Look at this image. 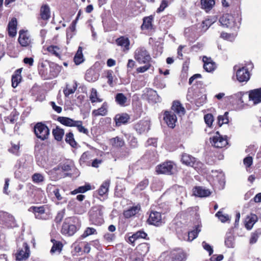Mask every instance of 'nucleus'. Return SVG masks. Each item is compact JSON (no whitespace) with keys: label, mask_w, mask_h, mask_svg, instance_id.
I'll return each instance as SVG.
<instances>
[{"label":"nucleus","mask_w":261,"mask_h":261,"mask_svg":"<svg viewBox=\"0 0 261 261\" xmlns=\"http://www.w3.org/2000/svg\"><path fill=\"white\" fill-rule=\"evenodd\" d=\"M17 22L15 18H13L9 21L8 25V32L9 35L11 37H14L16 35Z\"/></svg>","instance_id":"b1692460"},{"label":"nucleus","mask_w":261,"mask_h":261,"mask_svg":"<svg viewBox=\"0 0 261 261\" xmlns=\"http://www.w3.org/2000/svg\"><path fill=\"white\" fill-rule=\"evenodd\" d=\"M52 189H54L53 193H54V194H55L56 197L57 198V199L58 200H61L63 199V198H62V197L61 196V194L59 193V189L55 188V187L51 185H48V186L47 187V191L50 192L51 191Z\"/></svg>","instance_id":"5fc2aeb1"},{"label":"nucleus","mask_w":261,"mask_h":261,"mask_svg":"<svg viewBox=\"0 0 261 261\" xmlns=\"http://www.w3.org/2000/svg\"><path fill=\"white\" fill-rule=\"evenodd\" d=\"M257 221V217L256 215L250 214L248 215L245 220V226L248 230L251 229L254 223Z\"/></svg>","instance_id":"393cba45"},{"label":"nucleus","mask_w":261,"mask_h":261,"mask_svg":"<svg viewBox=\"0 0 261 261\" xmlns=\"http://www.w3.org/2000/svg\"><path fill=\"white\" fill-rule=\"evenodd\" d=\"M74 61L76 65H79L84 61L82 47L81 46L79 47L78 50L74 56Z\"/></svg>","instance_id":"79ce46f5"},{"label":"nucleus","mask_w":261,"mask_h":261,"mask_svg":"<svg viewBox=\"0 0 261 261\" xmlns=\"http://www.w3.org/2000/svg\"><path fill=\"white\" fill-rule=\"evenodd\" d=\"M172 110L179 116L184 115L185 110L181 103L177 101H174L172 106Z\"/></svg>","instance_id":"cd10ccee"},{"label":"nucleus","mask_w":261,"mask_h":261,"mask_svg":"<svg viewBox=\"0 0 261 261\" xmlns=\"http://www.w3.org/2000/svg\"><path fill=\"white\" fill-rule=\"evenodd\" d=\"M47 50L53 55L55 56L59 59L61 58L60 55L61 50L58 46L56 45H50L47 47Z\"/></svg>","instance_id":"f704fd0d"},{"label":"nucleus","mask_w":261,"mask_h":261,"mask_svg":"<svg viewBox=\"0 0 261 261\" xmlns=\"http://www.w3.org/2000/svg\"><path fill=\"white\" fill-rule=\"evenodd\" d=\"M225 245L228 248H233L234 247V237L230 232L226 234L225 239Z\"/></svg>","instance_id":"37998d69"},{"label":"nucleus","mask_w":261,"mask_h":261,"mask_svg":"<svg viewBox=\"0 0 261 261\" xmlns=\"http://www.w3.org/2000/svg\"><path fill=\"white\" fill-rule=\"evenodd\" d=\"M18 41L21 46L23 47L29 46L32 43L31 36L27 31H19Z\"/></svg>","instance_id":"f8f14e48"},{"label":"nucleus","mask_w":261,"mask_h":261,"mask_svg":"<svg viewBox=\"0 0 261 261\" xmlns=\"http://www.w3.org/2000/svg\"><path fill=\"white\" fill-rule=\"evenodd\" d=\"M210 142L216 148H223L228 144L226 137L221 136L218 132L210 138Z\"/></svg>","instance_id":"423d86ee"},{"label":"nucleus","mask_w":261,"mask_h":261,"mask_svg":"<svg viewBox=\"0 0 261 261\" xmlns=\"http://www.w3.org/2000/svg\"><path fill=\"white\" fill-rule=\"evenodd\" d=\"M74 127H76L79 132L82 133L86 135H88L89 131L88 129L83 126V122L82 121L77 120V122Z\"/></svg>","instance_id":"4d7b16f0"},{"label":"nucleus","mask_w":261,"mask_h":261,"mask_svg":"<svg viewBox=\"0 0 261 261\" xmlns=\"http://www.w3.org/2000/svg\"><path fill=\"white\" fill-rule=\"evenodd\" d=\"M53 135L56 140L60 141L64 135V129L57 126L53 130Z\"/></svg>","instance_id":"c9c22d12"},{"label":"nucleus","mask_w":261,"mask_h":261,"mask_svg":"<svg viewBox=\"0 0 261 261\" xmlns=\"http://www.w3.org/2000/svg\"><path fill=\"white\" fill-rule=\"evenodd\" d=\"M0 222L5 224L8 227H12L16 226L14 217L4 211H0Z\"/></svg>","instance_id":"6e6552de"},{"label":"nucleus","mask_w":261,"mask_h":261,"mask_svg":"<svg viewBox=\"0 0 261 261\" xmlns=\"http://www.w3.org/2000/svg\"><path fill=\"white\" fill-rule=\"evenodd\" d=\"M91 189V186L90 185H86L84 186H81L79 187L77 189L74 190L71 192L72 194H76L78 193H84Z\"/></svg>","instance_id":"6e6d98bb"},{"label":"nucleus","mask_w":261,"mask_h":261,"mask_svg":"<svg viewBox=\"0 0 261 261\" xmlns=\"http://www.w3.org/2000/svg\"><path fill=\"white\" fill-rule=\"evenodd\" d=\"M237 80L240 82H247L250 79V74L247 69L242 67L238 69L236 73Z\"/></svg>","instance_id":"dca6fc26"},{"label":"nucleus","mask_w":261,"mask_h":261,"mask_svg":"<svg viewBox=\"0 0 261 261\" xmlns=\"http://www.w3.org/2000/svg\"><path fill=\"white\" fill-rule=\"evenodd\" d=\"M221 25L227 28H233L236 26L234 17L229 14H223L220 18Z\"/></svg>","instance_id":"ddd939ff"},{"label":"nucleus","mask_w":261,"mask_h":261,"mask_svg":"<svg viewBox=\"0 0 261 261\" xmlns=\"http://www.w3.org/2000/svg\"><path fill=\"white\" fill-rule=\"evenodd\" d=\"M205 123L208 126H211L214 121V117L212 114H207L204 117Z\"/></svg>","instance_id":"e2e57ef3"},{"label":"nucleus","mask_w":261,"mask_h":261,"mask_svg":"<svg viewBox=\"0 0 261 261\" xmlns=\"http://www.w3.org/2000/svg\"><path fill=\"white\" fill-rule=\"evenodd\" d=\"M51 242L53 243V245L50 250L51 254L55 253H60L62 250L63 245L59 241H56L55 240H51Z\"/></svg>","instance_id":"7c9ffc66"},{"label":"nucleus","mask_w":261,"mask_h":261,"mask_svg":"<svg viewBox=\"0 0 261 261\" xmlns=\"http://www.w3.org/2000/svg\"><path fill=\"white\" fill-rule=\"evenodd\" d=\"M97 234L96 230L93 227H87L82 235L83 238H86L92 234Z\"/></svg>","instance_id":"bf43d9fd"},{"label":"nucleus","mask_w":261,"mask_h":261,"mask_svg":"<svg viewBox=\"0 0 261 261\" xmlns=\"http://www.w3.org/2000/svg\"><path fill=\"white\" fill-rule=\"evenodd\" d=\"M65 141L72 147H76L77 146V143L74 139L73 133L71 132H69L66 135Z\"/></svg>","instance_id":"49530a36"},{"label":"nucleus","mask_w":261,"mask_h":261,"mask_svg":"<svg viewBox=\"0 0 261 261\" xmlns=\"http://www.w3.org/2000/svg\"><path fill=\"white\" fill-rule=\"evenodd\" d=\"M164 119L169 127L173 128L175 126L177 117L173 112L165 111L164 114Z\"/></svg>","instance_id":"2eb2a0df"},{"label":"nucleus","mask_w":261,"mask_h":261,"mask_svg":"<svg viewBox=\"0 0 261 261\" xmlns=\"http://www.w3.org/2000/svg\"><path fill=\"white\" fill-rule=\"evenodd\" d=\"M204 63L203 68L208 72L213 71L216 68L215 63L212 61L211 58H208L206 56H204L202 59Z\"/></svg>","instance_id":"6ab92c4d"},{"label":"nucleus","mask_w":261,"mask_h":261,"mask_svg":"<svg viewBox=\"0 0 261 261\" xmlns=\"http://www.w3.org/2000/svg\"><path fill=\"white\" fill-rule=\"evenodd\" d=\"M30 253V248L28 244L23 242L22 247L19 248L17 253L16 254V259L18 261L25 260L29 257Z\"/></svg>","instance_id":"9d476101"},{"label":"nucleus","mask_w":261,"mask_h":261,"mask_svg":"<svg viewBox=\"0 0 261 261\" xmlns=\"http://www.w3.org/2000/svg\"><path fill=\"white\" fill-rule=\"evenodd\" d=\"M201 231L199 226H197L196 229L189 232L188 233V240L189 241H193L194 239H195L198 234V233Z\"/></svg>","instance_id":"3c124183"},{"label":"nucleus","mask_w":261,"mask_h":261,"mask_svg":"<svg viewBox=\"0 0 261 261\" xmlns=\"http://www.w3.org/2000/svg\"><path fill=\"white\" fill-rule=\"evenodd\" d=\"M103 206H98L93 208L90 212V220L92 224L100 225L104 222L103 218Z\"/></svg>","instance_id":"7ed1b4c3"},{"label":"nucleus","mask_w":261,"mask_h":261,"mask_svg":"<svg viewBox=\"0 0 261 261\" xmlns=\"http://www.w3.org/2000/svg\"><path fill=\"white\" fill-rule=\"evenodd\" d=\"M148 185V180L147 179H144L139 182L135 190L137 192H139L145 189Z\"/></svg>","instance_id":"13d9d810"},{"label":"nucleus","mask_w":261,"mask_h":261,"mask_svg":"<svg viewBox=\"0 0 261 261\" xmlns=\"http://www.w3.org/2000/svg\"><path fill=\"white\" fill-rule=\"evenodd\" d=\"M243 163L246 168L250 167L253 163L252 157L250 156H248L245 158L243 160Z\"/></svg>","instance_id":"774afa93"},{"label":"nucleus","mask_w":261,"mask_h":261,"mask_svg":"<svg viewBox=\"0 0 261 261\" xmlns=\"http://www.w3.org/2000/svg\"><path fill=\"white\" fill-rule=\"evenodd\" d=\"M174 170V164L171 161L165 162L156 168V171L159 174L171 175L173 173Z\"/></svg>","instance_id":"0eeeda50"},{"label":"nucleus","mask_w":261,"mask_h":261,"mask_svg":"<svg viewBox=\"0 0 261 261\" xmlns=\"http://www.w3.org/2000/svg\"><path fill=\"white\" fill-rule=\"evenodd\" d=\"M193 193L195 196L200 197H207L211 194V192L208 189L201 187H195Z\"/></svg>","instance_id":"5701e85b"},{"label":"nucleus","mask_w":261,"mask_h":261,"mask_svg":"<svg viewBox=\"0 0 261 261\" xmlns=\"http://www.w3.org/2000/svg\"><path fill=\"white\" fill-rule=\"evenodd\" d=\"M34 132L37 138L42 141L47 139L50 134L48 127L42 122H38L35 125Z\"/></svg>","instance_id":"f03ea898"},{"label":"nucleus","mask_w":261,"mask_h":261,"mask_svg":"<svg viewBox=\"0 0 261 261\" xmlns=\"http://www.w3.org/2000/svg\"><path fill=\"white\" fill-rule=\"evenodd\" d=\"M39 72L41 76L44 79H48L49 69L45 63H41L39 67Z\"/></svg>","instance_id":"58836bf2"},{"label":"nucleus","mask_w":261,"mask_h":261,"mask_svg":"<svg viewBox=\"0 0 261 261\" xmlns=\"http://www.w3.org/2000/svg\"><path fill=\"white\" fill-rule=\"evenodd\" d=\"M81 223L79 220L75 217H69L65 219L64 222L61 232L63 234L71 236L80 228Z\"/></svg>","instance_id":"f257e3e1"},{"label":"nucleus","mask_w":261,"mask_h":261,"mask_svg":"<svg viewBox=\"0 0 261 261\" xmlns=\"http://www.w3.org/2000/svg\"><path fill=\"white\" fill-rule=\"evenodd\" d=\"M19 144H13L11 143V147H10L8 150L10 152L15 154L18 155L19 151Z\"/></svg>","instance_id":"052dcab7"},{"label":"nucleus","mask_w":261,"mask_h":261,"mask_svg":"<svg viewBox=\"0 0 261 261\" xmlns=\"http://www.w3.org/2000/svg\"><path fill=\"white\" fill-rule=\"evenodd\" d=\"M29 211L33 212L35 218L38 219L46 220L49 217V215L45 212L44 206L39 207L33 206L29 208Z\"/></svg>","instance_id":"1a4fd4ad"},{"label":"nucleus","mask_w":261,"mask_h":261,"mask_svg":"<svg viewBox=\"0 0 261 261\" xmlns=\"http://www.w3.org/2000/svg\"><path fill=\"white\" fill-rule=\"evenodd\" d=\"M58 120L61 124L69 127H74L77 122V120L66 117H59Z\"/></svg>","instance_id":"a878e982"},{"label":"nucleus","mask_w":261,"mask_h":261,"mask_svg":"<svg viewBox=\"0 0 261 261\" xmlns=\"http://www.w3.org/2000/svg\"><path fill=\"white\" fill-rule=\"evenodd\" d=\"M140 210V207L136 206H133L129 208L127 210H126L124 212L123 215L126 218H129L134 215H135L137 213L139 212Z\"/></svg>","instance_id":"e433bc0d"},{"label":"nucleus","mask_w":261,"mask_h":261,"mask_svg":"<svg viewBox=\"0 0 261 261\" xmlns=\"http://www.w3.org/2000/svg\"><path fill=\"white\" fill-rule=\"evenodd\" d=\"M135 59L139 64L148 63L151 61V58L144 47L138 48L135 52Z\"/></svg>","instance_id":"20e7f679"},{"label":"nucleus","mask_w":261,"mask_h":261,"mask_svg":"<svg viewBox=\"0 0 261 261\" xmlns=\"http://www.w3.org/2000/svg\"><path fill=\"white\" fill-rule=\"evenodd\" d=\"M195 161V158H193L189 154L184 153L182 155L181 161L182 163L187 165L193 166Z\"/></svg>","instance_id":"2f4dec72"},{"label":"nucleus","mask_w":261,"mask_h":261,"mask_svg":"<svg viewBox=\"0 0 261 261\" xmlns=\"http://www.w3.org/2000/svg\"><path fill=\"white\" fill-rule=\"evenodd\" d=\"M91 157V154L89 152H85L82 154L80 159V164L82 165L87 162Z\"/></svg>","instance_id":"69168bd1"},{"label":"nucleus","mask_w":261,"mask_h":261,"mask_svg":"<svg viewBox=\"0 0 261 261\" xmlns=\"http://www.w3.org/2000/svg\"><path fill=\"white\" fill-rule=\"evenodd\" d=\"M221 37L224 39L232 41L234 39L235 36L233 34H228L225 32H222L221 34Z\"/></svg>","instance_id":"338daca9"},{"label":"nucleus","mask_w":261,"mask_h":261,"mask_svg":"<svg viewBox=\"0 0 261 261\" xmlns=\"http://www.w3.org/2000/svg\"><path fill=\"white\" fill-rule=\"evenodd\" d=\"M116 43L118 45L124 47L125 50L129 49L130 42L128 38L121 36L116 40Z\"/></svg>","instance_id":"473e14b6"},{"label":"nucleus","mask_w":261,"mask_h":261,"mask_svg":"<svg viewBox=\"0 0 261 261\" xmlns=\"http://www.w3.org/2000/svg\"><path fill=\"white\" fill-rule=\"evenodd\" d=\"M107 107L105 103H103L102 106L97 110H94L92 111V115L95 116H105L107 113Z\"/></svg>","instance_id":"4c0bfd02"},{"label":"nucleus","mask_w":261,"mask_h":261,"mask_svg":"<svg viewBox=\"0 0 261 261\" xmlns=\"http://www.w3.org/2000/svg\"><path fill=\"white\" fill-rule=\"evenodd\" d=\"M138 252L142 255H145L149 250V245L147 243H142L137 248Z\"/></svg>","instance_id":"a18cd8bd"},{"label":"nucleus","mask_w":261,"mask_h":261,"mask_svg":"<svg viewBox=\"0 0 261 261\" xmlns=\"http://www.w3.org/2000/svg\"><path fill=\"white\" fill-rule=\"evenodd\" d=\"M59 72L60 67L53 63L49 65L48 79H53L57 76Z\"/></svg>","instance_id":"c756f323"},{"label":"nucleus","mask_w":261,"mask_h":261,"mask_svg":"<svg viewBox=\"0 0 261 261\" xmlns=\"http://www.w3.org/2000/svg\"><path fill=\"white\" fill-rule=\"evenodd\" d=\"M73 167V164L71 162H66L63 164L61 166V169L64 171H69L71 170Z\"/></svg>","instance_id":"0e129e2a"},{"label":"nucleus","mask_w":261,"mask_h":261,"mask_svg":"<svg viewBox=\"0 0 261 261\" xmlns=\"http://www.w3.org/2000/svg\"><path fill=\"white\" fill-rule=\"evenodd\" d=\"M228 112H225L224 115L219 116L218 117V123L219 126H221L223 124L228 123L229 119L228 117Z\"/></svg>","instance_id":"603ef678"},{"label":"nucleus","mask_w":261,"mask_h":261,"mask_svg":"<svg viewBox=\"0 0 261 261\" xmlns=\"http://www.w3.org/2000/svg\"><path fill=\"white\" fill-rule=\"evenodd\" d=\"M40 16L42 19L47 20L50 17V11L48 5H43L40 10Z\"/></svg>","instance_id":"4be33fe9"},{"label":"nucleus","mask_w":261,"mask_h":261,"mask_svg":"<svg viewBox=\"0 0 261 261\" xmlns=\"http://www.w3.org/2000/svg\"><path fill=\"white\" fill-rule=\"evenodd\" d=\"M153 17L152 15H150L148 17H144L143 19V23L141 25V28L142 30L146 29L149 30L152 28V22L153 20Z\"/></svg>","instance_id":"72a5a7b5"},{"label":"nucleus","mask_w":261,"mask_h":261,"mask_svg":"<svg viewBox=\"0 0 261 261\" xmlns=\"http://www.w3.org/2000/svg\"><path fill=\"white\" fill-rule=\"evenodd\" d=\"M115 100L119 105L124 106L127 101V98L123 93H120L116 94Z\"/></svg>","instance_id":"de8ad7c7"},{"label":"nucleus","mask_w":261,"mask_h":261,"mask_svg":"<svg viewBox=\"0 0 261 261\" xmlns=\"http://www.w3.org/2000/svg\"><path fill=\"white\" fill-rule=\"evenodd\" d=\"M111 142L113 146L116 147H120L124 145V142L123 140L118 137L111 139Z\"/></svg>","instance_id":"864d4df0"},{"label":"nucleus","mask_w":261,"mask_h":261,"mask_svg":"<svg viewBox=\"0 0 261 261\" xmlns=\"http://www.w3.org/2000/svg\"><path fill=\"white\" fill-rule=\"evenodd\" d=\"M89 98L92 103L101 102L102 101L101 99L98 97L97 90L94 88L91 89Z\"/></svg>","instance_id":"09e8293b"},{"label":"nucleus","mask_w":261,"mask_h":261,"mask_svg":"<svg viewBox=\"0 0 261 261\" xmlns=\"http://www.w3.org/2000/svg\"><path fill=\"white\" fill-rule=\"evenodd\" d=\"M129 116L126 114H117L115 116L114 120L116 125L119 126L122 124L126 123L129 119Z\"/></svg>","instance_id":"aec40b11"},{"label":"nucleus","mask_w":261,"mask_h":261,"mask_svg":"<svg viewBox=\"0 0 261 261\" xmlns=\"http://www.w3.org/2000/svg\"><path fill=\"white\" fill-rule=\"evenodd\" d=\"M146 237L147 234L144 231L140 230L129 237V241L133 243L137 239L140 238L145 239Z\"/></svg>","instance_id":"a19ab883"},{"label":"nucleus","mask_w":261,"mask_h":261,"mask_svg":"<svg viewBox=\"0 0 261 261\" xmlns=\"http://www.w3.org/2000/svg\"><path fill=\"white\" fill-rule=\"evenodd\" d=\"M134 128L139 134L146 133L150 129V121L148 120H140L135 124Z\"/></svg>","instance_id":"9b49d317"},{"label":"nucleus","mask_w":261,"mask_h":261,"mask_svg":"<svg viewBox=\"0 0 261 261\" xmlns=\"http://www.w3.org/2000/svg\"><path fill=\"white\" fill-rule=\"evenodd\" d=\"M65 214V209H62V210L60 211L58 213L57 216L55 217V221L56 222V223H60L62 221V220H63V219L64 217Z\"/></svg>","instance_id":"680f3d73"},{"label":"nucleus","mask_w":261,"mask_h":261,"mask_svg":"<svg viewBox=\"0 0 261 261\" xmlns=\"http://www.w3.org/2000/svg\"><path fill=\"white\" fill-rule=\"evenodd\" d=\"M142 98L148 101V102L154 104L160 102L162 100L161 97L158 94L156 91L151 88H147L142 94Z\"/></svg>","instance_id":"39448f33"},{"label":"nucleus","mask_w":261,"mask_h":261,"mask_svg":"<svg viewBox=\"0 0 261 261\" xmlns=\"http://www.w3.org/2000/svg\"><path fill=\"white\" fill-rule=\"evenodd\" d=\"M147 221L149 224L157 226L163 223L161 214L158 212H151Z\"/></svg>","instance_id":"4468645a"},{"label":"nucleus","mask_w":261,"mask_h":261,"mask_svg":"<svg viewBox=\"0 0 261 261\" xmlns=\"http://www.w3.org/2000/svg\"><path fill=\"white\" fill-rule=\"evenodd\" d=\"M249 98L253 101L254 104L261 102V88L250 90L249 92Z\"/></svg>","instance_id":"f3484780"},{"label":"nucleus","mask_w":261,"mask_h":261,"mask_svg":"<svg viewBox=\"0 0 261 261\" xmlns=\"http://www.w3.org/2000/svg\"><path fill=\"white\" fill-rule=\"evenodd\" d=\"M21 69H18L15 71L14 73L12 76V86L13 88H16L18 84L21 82Z\"/></svg>","instance_id":"bb28decb"},{"label":"nucleus","mask_w":261,"mask_h":261,"mask_svg":"<svg viewBox=\"0 0 261 261\" xmlns=\"http://www.w3.org/2000/svg\"><path fill=\"white\" fill-rule=\"evenodd\" d=\"M110 186V180H107L103 182L102 184L101 185L100 188L98 190V193L99 195L103 196L106 194L109 190V188Z\"/></svg>","instance_id":"c03bdc74"},{"label":"nucleus","mask_w":261,"mask_h":261,"mask_svg":"<svg viewBox=\"0 0 261 261\" xmlns=\"http://www.w3.org/2000/svg\"><path fill=\"white\" fill-rule=\"evenodd\" d=\"M212 176L213 177L214 181L217 182L220 186H223L225 183L224 174L221 171H212Z\"/></svg>","instance_id":"412c9836"},{"label":"nucleus","mask_w":261,"mask_h":261,"mask_svg":"<svg viewBox=\"0 0 261 261\" xmlns=\"http://www.w3.org/2000/svg\"><path fill=\"white\" fill-rule=\"evenodd\" d=\"M201 8L208 12L212 9L215 4V0H201Z\"/></svg>","instance_id":"c85d7f7f"},{"label":"nucleus","mask_w":261,"mask_h":261,"mask_svg":"<svg viewBox=\"0 0 261 261\" xmlns=\"http://www.w3.org/2000/svg\"><path fill=\"white\" fill-rule=\"evenodd\" d=\"M171 257L172 261H185L186 255L181 249H179L171 253Z\"/></svg>","instance_id":"a211bd4d"},{"label":"nucleus","mask_w":261,"mask_h":261,"mask_svg":"<svg viewBox=\"0 0 261 261\" xmlns=\"http://www.w3.org/2000/svg\"><path fill=\"white\" fill-rule=\"evenodd\" d=\"M32 179L34 183L39 184L44 180V176L39 173H35L32 176Z\"/></svg>","instance_id":"8fccbe9b"},{"label":"nucleus","mask_w":261,"mask_h":261,"mask_svg":"<svg viewBox=\"0 0 261 261\" xmlns=\"http://www.w3.org/2000/svg\"><path fill=\"white\" fill-rule=\"evenodd\" d=\"M77 88L76 83H74L72 86L69 84H66V88L63 90V93L66 97L75 92Z\"/></svg>","instance_id":"ea45409f"}]
</instances>
